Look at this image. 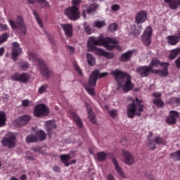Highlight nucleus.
Here are the masks:
<instances>
[{
  "label": "nucleus",
  "instance_id": "obj_15",
  "mask_svg": "<svg viewBox=\"0 0 180 180\" xmlns=\"http://www.w3.org/2000/svg\"><path fill=\"white\" fill-rule=\"evenodd\" d=\"M72 157L71 156L70 154H63L60 156V159L61 162L65 165V166L68 167L69 165L72 164H75L76 162L75 160H72L70 161V160Z\"/></svg>",
  "mask_w": 180,
  "mask_h": 180
},
{
  "label": "nucleus",
  "instance_id": "obj_30",
  "mask_svg": "<svg viewBox=\"0 0 180 180\" xmlns=\"http://www.w3.org/2000/svg\"><path fill=\"white\" fill-rule=\"evenodd\" d=\"M133 53V51H129L124 54L120 58V60L123 62H126L129 60L131 56V54Z\"/></svg>",
  "mask_w": 180,
  "mask_h": 180
},
{
  "label": "nucleus",
  "instance_id": "obj_23",
  "mask_svg": "<svg viewBox=\"0 0 180 180\" xmlns=\"http://www.w3.org/2000/svg\"><path fill=\"white\" fill-rule=\"evenodd\" d=\"M112 161L114 165L115 169L117 171V172L118 173V174H120V176L121 177L125 178L123 171H122L121 167L120 166L119 163L117 162V160L115 158H112Z\"/></svg>",
  "mask_w": 180,
  "mask_h": 180
},
{
  "label": "nucleus",
  "instance_id": "obj_14",
  "mask_svg": "<svg viewBox=\"0 0 180 180\" xmlns=\"http://www.w3.org/2000/svg\"><path fill=\"white\" fill-rule=\"evenodd\" d=\"M20 54H22V49H20L19 44H18L17 42L13 43V49L11 51L13 60L15 61L16 58L20 56Z\"/></svg>",
  "mask_w": 180,
  "mask_h": 180
},
{
  "label": "nucleus",
  "instance_id": "obj_38",
  "mask_svg": "<svg viewBox=\"0 0 180 180\" xmlns=\"http://www.w3.org/2000/svg\"><path fill=\"white\" fill-rule=\"evenodd\" d=\"M170 158L174 160H180V150L170 154Z\"/></svg>",
  "mask_w": 180,
  "mask_h": 180
},
{
  "label": "nucleus",
  "instance_id": "obj_60",
  "mask_svg": "<svg viewBox=\"0 0 180 180\" xmlns=\"http://www.w3.org/2000/svg\"><path fill=\"white\" fill-rule=\"evenodd\" d=\"M176 64L177 68H180V57L179 59H177L176 60Z\"/></svg>",
  "mask_w": 180,
  "mask_h": 180
},
{
  "label": "nucleus",
  "instance_id": "obj_19",
  "mask_svg": "<svg viewBox=\"0 0 180 180\" xmlns=\"http://www.w3.org/2000/svg\"><path fill=\"white\" fill-rule=\"evenodd\" d=\"M29 120H30V116L23 115L16 119L14 121V124H16L17 126H22L26 124V123L29 122Z\"/></svg>",
  "mask_w": 180,
  "mask_h": 180
},
{
  "label": "nucleus",
  "instance_id": "obj_9",
  "mask_svg": "<svg viewBox=\"0 0 180 180\" xmlns=\"http://www.w3.org/2000/svg\"><path fill=\"white\" fill-rule=\"evenodd\" d=\"M89 51L94 52L96 55L99 56H103L108 59H111L115 57V55L112 53H108L102 49L94 47L90 50Z\"/></svg>",
  "mask_w": 180,
  "mask_h": 180
},
{
  "label": "nucleus",
  "instance_id": "obj_2",
  "mask_svg": "<svg viewBox=\"0 0 180 180\" xmlns=\"http://www.w3.org/2000/svg\"><path fill=\"white\" fill-rule=\"evenodd\" d=\"M96 46H103L107 50H112L114 48H119L117 42L115 39L110 38H103L102 36L98 38L91 37L89 39L87 44L88 50L96 48Z\"/></svg>",
  "mask_w": 180,
  "mask_h": 180
},
{
  "label": "nucleus",
  "instance_id": "obj_24",
  "mask_svg": "<svg viewBox=\"0 0 180 180\" xmlns=\"http://www.w3.org/2000/svg\"><path fill=\"white\" fill-rule=\"evenodd\" d=\"M70 116L75 121L76 124L79 127H82V122L79 117L72 110L69 112Z\"/></svg>",
  "mask_w": 180,
  "mask_h": 180
},
{
  "label": "nucleus",
  "instance_id": "obj_37",
  "mask_svg": "<svg viewBox=\"0 0 180 180\" xmlns=\"http://www.w3.org/2000/svg\"><path fill=\"white\" fill-rule=\"evenodd\" d=\"M162 64L159 61L157 58H153L150 63V67L151 69L154 67H158L159 65H162Z\"/></svg>",
  "mask_w": 180,
  "mask_h": 180
},
{
  "label": "nucleus",
  "instance_id": "obj_13",
  "mask_svg": "<svg viewBox=\"0 0 180 180\" xmlns=\"http://www.w3.org/2000/svg\"><path fill=\"white\" fill-rule=\"evenodd\" d=\"M154 70H152L150 66H142L136 70L137 73L142 77L148 76Z\"/></svg>",
  "mask_w": 180,
  "mask_h": 180
},
{
  "label": "nucleus",
  "instance_id": "obj_8",
  "mask_svg": "<svg viewBox=\"0 0 180 180\" xmlns=\"http://www.w3.org/2000/svg\"><path fill=\"white\" fill-rule=\"evenodd\" d=\"M49 111L44 104H38L34 107V115L37 117L46 116L49 114Z\"/></svg>",
  "mask_w": 180,
  "mask_h": 180
},
{
  "label": "nucleus",
  "instance_id": "obj_28",
  "mask_svg": "<svg viewBox=\"0 0 180 180\" xmlns=\"http://www.w3.org/2000/svg\"><path fill=\"white\" fill-rule=\"evenodd\" d=\"M45 125H46V128L48 131H49L50 130L55 129L56 127V124L53 120L46 121L45 122Z\"/></svg>",
  "mask_w": 180,
  "mask_h": 180
},
{
  "label": "nucleus",
  "instance_id": "obj_64",
  "mask_svg": "<svg viewBox=\"0 0 180 180\" xmlns=\"http://www.w3.org/2000/svg\"><path fill=\"white\" fill-rule=\"evenodd\" d=\"M141 31H137V30H136V31L135 32V33H134V36H135V37L139 36V35L141 34Z\"/></svg>",
  "mask_w": 180,
  "mask_h": 180
},
{
  "label": "nucleus",
  "instance_id": "obj_39",
  "mask_svg": "<svg viewBox=\"0 0 180 180\" xmlns=\"http://www.w3.org/2000/svg\"><path fill=\"white\" fill-rule=\"evenodd\" d=\"M155 142L158 144L165 145L167 141L160 136H157L155 139Z\"/></svg>",
  "mask_w": 180,
  "mask_h": 180
},
{
  "label": "nucleus",
  "instance_id": "obj_42",
  "mask_svg": "<svg viewBox=\"0 0 180 180\" xmlns=\"http://www.w3.org/2000/svg\"><path fill=\"white\" fill-rule=\"evenodd\" d=\"M169 103L170 104H176L177 105H180V99L176 98H172L169 100Z\"/></svg>",
  "mask_w": 180,
  "mask_h": 180
},
{
  "label": "nucleus",
  "instance_id": "obj_41",
  "mask_svg": "<svg viewBox=\"0 0 180 180\" xmlns=\"http://www.w3.org/2000/svg\"><path fill=\"white\" fill-rule=\"evenodd\" d=\"M26 141L27 143H32V142L37 141V139H36V136L31 134L26 138Z\"/></svg>",
  "mask_w": 180,
  "mask_h": 180
},
{
  "label": "nucleus",
  "instance_id": "obj_33",
  "mask_svg": "<svg viewBox=\"0 0 180 180\" xmlns=\"http://www.w3.org/2000/svg\"><path fill=\"white\" fill-rule=\"evenodd\" d=\"M153 73L158 74V75L162 77H167L168 75V71L167 68L164 69L163 70H153Z\"/></svg>",
  "mask_w": 180,
  "mask_h": 180
},
{
  "label": "nucleus",
  "instance_id": "obj_58",
  "mask_svg": "<svg viewBox=\"0 0 180 180\" xmlns=\"http://www.w3.org/2000/svg\"><path fill=\"white\" fill-rule=\"evenodd\" d=\"M21 68H22L23 70H26L27 68H29V63H25L22 64V65H21Z\"/></svg>",
  "mask_w": 180,
  "mask_h": 180
},
{
  "label": "nucleus",
  "instance_id": "obj_40",
  "mask_svg": "<svg viewBox=\"0 0 180 180\" xmlns=\"http://www.w3.org/2000/svg\"><path fill=\"white\" fill-rule=\"evenodd\" d=\"M153 103L160 108L163 107V105H164V103L160 98L154 99Z\"/></svg>",
  "mask_w": 180,
  "mask_h": 180
},
{
  "label": "nucleus",
  "instance_id": "obj_31",
  "mask_svg": "<svg viewBox=\"0 0 180 180\" xmlns=\"http://www.w3.org/2000/svg\"><path fill=\"white\" fill-rule=\"evenodd\" d=\"M28 59H29V60H30L33 63L37 62L38 64H39V60H42L41 59H39V58H37V56L34 53H29Z\"/></svg>",
  "mask_w": 180,
  "mask_h": 180
},
{
  "label": "nucleus",
  "instance_id": "obj_48",
  "mask_svg": "<svg viewBox=\"0 0 180 180\" xmlns=\"http://www.w3.org/2000/svg\"><path fill=\"white\" fill-rule=\"evenodd\" d=\"M84 31L89 34H91V29L89 27V25H86V23H84Z\"/></svg>",
  "mask_w": 180,
  "mask_h": 180
},
{
  "label": "nucleus",
  "instance_id": "obj_44",
  "mask_svg": "<svg viewBox=\"0 0 180 180\" xmlns=\"http://www.w3.org/2000/svg\"><path fill=\"white\" fill-rule=\"evenodd\" d=\"M8 34H4L0 36V45L8 40Z\"/></svg>",
  "mask_w": 180,
  "mask_h": 180
},
{
  "label": "nucleus",
  "instance_id": "obj_22",
  "mask_svg": "<svg viewBox=\"0 0 180 180\" xmlns=\"http://www.w3.org/2000/svg\"><path fill=\"white\" fill-rule=\"evenodd\" d=\"M165 3L169 4L171 9L175 10L180 7V0H165Z\"/></svg>",
  "mask_w": 180,
  "mask_h": 180
},
{
  "label": "nucleus",
  "instance_id": "obj_4",
  "mask_svg": "<svg viewBox=\"0 0 180 180\" xmlns=\"http://www.w3.org/2000/svg\"><path fill=\"white\" fill-rule=\"evenodd\" d=\"M143 101L137 98L132 101V103L127 107V116L129 118H133L135 115L141 116V112H143L144 106L142 104Z\"/></svg>",
  "mask_w": 180,
  "mask_h": 180
},
{
  "label": "nucleus",
  "instance_id": "obj_20",
  "mask_svg": "<svg viewBox=\"0 0 180 180\" xmlns=\"http://www.w3.org/2000/svg\"><path fill=\"white\" fill-rule=\"evenodd\" d=\"M60 27L64 30L67 37H71L72 35V26L70 24H60Z\"/></svg>",
  "mask_w": 180,
  "mask_h": 180
},
{
  "label": "nucleus",
  "instance_id": "obj_5",
  "mask_svg": "<svg viewBox=\"0 0 180 180\" xmlns=\"http://www.w3.org/2000/svg\"><path fill=\"white\" fill-rule=\"evenodd\" d=\"M1 144L4 147L12 149L16 146V133L8 132L1 139Z\"/></svg>",
  "mask_w": 180,
  "mask_h": 180
},
{
  "label": "nucleus",
  "instance_id": "obj_17",
  "mask_svg": "<svg viewBox=\"0 0 180 180\" xmlns=\"http://www.w3.org/2000/svg\"><path fill=\"white\" fill-rule=\"evenodd\" d=\"M147 19V13L146 11H140L139 12L135 18V22L137 24H142Z\"/></svg>",
  "mask_w": 180,
  "mask_h": 180
},
{
  "label": "nucleus",
  "instance_id": "obj_7",
  "mask_svg": "<svg viewBox=\"0 0 180 180\" xmlns=\"http://www.w3.org/2000/svg\"><path fill=\"white\" fill-rule=\"evenodd\" d=\"M65 14L70 20L74 21L78 20L80 17V13L79 11V8L77 6H71L68 8L65 11Z\"/></svg>",
  "mask_w": 180,
  "mask_h": 180
},
{
  "label": "nucleus",
  "instance_id": "obj_10",
  "mask_svg": "<svg viewBox=\"0 0 180 180\" xmlns=\"http://www.w3.org/2000/svg\"><path fill=\"white\" fill-rule=\"evenodd\" d=\"M152 29L150 27H147L145 30L143 34L142 35V42L146 46H149L151 43Z\"/></svg>",
  "mask_w": 180,
  "mask_h": 180
},
{
  "label": "nucleus",
  "instance_id": "obj_21",
  "mask_svg": "<svg viewBox=\"0 0 180 180\" xmlns=\"http://www.w3.org/2000/svg\"><path fill=\"white\" fill-rule=\"evenodd\" d=\"M39 70L41 75L45 77H48L49 75V71L42 60H39Z\"/></svg>",
  "mask_w": 180,
  "mask_h": 180
},
{
  "label": "nucleus",
  "instance_id": "obj_56",
  "mask_svg": "<svg viewBox=\"0 0 180 180\" xmlns=\"http://www.w3.org/2000/svg\"><path fill=\"white\" fill-rule=\"evenodd\" d=\"M27 157L30 160H34V157H33V155H32V153L31 152H27Z\"/></svg>",
  "mask_w": 180,
  "mask_h": 180
},
{
  "label": "nucleus",
  "instance_id": "obj_16",
  "mask_svg": "<svg viewBox=\"0 0 180 180\" xmlns=\"http://www.w3.org/2000/svg\"><path fill=\"white\" fill-rule=\"evenodd\" d=\"M179 112L172 110L170 111V116L166 119V122L169 124H174L176 122V119L179 117Z\"/></svg>",
  "mask_w": 180,
  "mask_h": 180
},
{
  "label": "nucleus",
  "instance_id": "obj_35",
  "mask_svg": "<svg viewBox=\"0 0 180 180\" xmlns=\"http://www.w3.org/2000/svg\"><path fill=\"white\" fill-rule=\"evenodd\" d=\"M86 61H87L88 64L91 66L94 65V64L96 63L95 58L89 53L86 54Z\"/></svg>",
  "mask_w": 180,
  "mask_h": 180
},
{
  "label": "nucleus",
  "instance_id": "obj_53",
  "mask_svg": "<svg viewBox=\"0 0 180 180\" xmlns=\"http://www.w3.org/2000/svg\"><path fill=\"white\" fill-rule=\"evenodd\" d=\"M148 148L151 150H153L155 148V144H154L151 141L148 143Z\"/></svg>",
  "mask_w": 180,
  "mask_h": 180
},
{
  "label": "nucleus",
  "instance_id": "obj_47",
  "mask_svg": "<svg viewBox=\"0 0 180 180\" xmlns=\"http://www.w3.org/2000/svg\"><path fill=\"white\" fill-rule=\"evenodd\" d=\"M46 89H47V85L46 84L43 85L39 88L38 92L39 94H44L46 91Z\"/></svg>",
  "mask_w": 180,
  "mask_h": 180
},
{
  "label": "nucleus",
  "instance_id": "obj_3",
  "mask_svg": "<svg viewBox=\"0 0 180 180\" xmlns=\"http://www.w3.org/2000/svg\"><path fill=\"white\" fill-rule=\"evenodd\" d=\"M108 75L107 72L99 73L98 70H94L89 77V84L84 85V88L87 93L91 96H95L94 87L98 78H102Z\"/></svg>",
  "mask_w": 180,
  "mask_h": 180
},
{
  "label": "nucleus",
  "instance_id": "obj_45",
  "mask_svg": "<svg viewBox=\"0 0 180 180\" xmlns=\"http://www.w3.org/2000/svg\"><path fill=\"white\" fill-rule=\"evenodd\" d=\"M97 157L100 160H103L106 158V154L104 152H101L97 154Z\"/></svg>",
  "mask_w": 180,
  "mask_h": 180
},
{
  "label": "nucleus",
  "instance_id": "obj_63",
  "mask_svg": "<svg viewBox=\"0 0 180 180\" xmlns=\"http://www.w3.org/2000/svg\"><path fill=\"white\" fill-rule=\"evenodd\" d=\"M42 5L45 7H49V4L45 0L44 2L42 4Z\"/></svg>",
  "mask_w": 180,
  "mask_h": 180
},
{
  "label": "nucleus",
  "instance_id": "obj_12",
  "mask_svg": "<svg viewBox=\"0 0 180 180\" xmlns=\"http://www.w3.org/2000/svg\"><path fill=\"white\" fill-rule=\"evenodd\" d=\"M11 79L15 81H20L22 83H26L29 82V79H30V77H29V75L25 73L21 75L14 74L11 77Z\"/></svg>",
  "mask_w": 180,
  "mask_h": 180
},
{
  "label": "nucleus",
  "instance_id": "obj_61",
  "mask_svg": "<svg viewBox=\"0 0 180 180\" xmlns=\"http://www.w3.org/2000/svg\"><path fill=\"white\" fill-rule=\"evenodd\" d=\"M127 139H125V138H123V139L121 140V143H122L123 145H126V144H127Z\"/></svg>",
  "mask_w": 180,
  "mask_h": 180
},
{
  "label": "nucleus",
  "instance_id": "obj_55",
  "mask_svg": "<svg viewBox=\"0 0 180 180\" xmlns=\"http://www.w3.org/2000/svg\"><path fill=\"white\" fill-rule=\"evenodd\" d=\"M81 0H72V4L73 5L72 6H77L78 4H79Z\"/></svg>",
  "mask_w": 180,
  "mask_h": 180
},
{
  "label": "nucleus",
  "instance_id": "obj_34",
  "mask_svg": "<svg viewBox=\"0 0 180 180\" xmlns=\"http://www.w3.org/2000/svg\"><path fill=\"white\" fill-rule=\"evenodd\" d=\"M179 53H180V49H179V48H177V49H176L172 50V51H171V53H170V55H169V58L170 60L174 59V58L177 56V55H178Z\"/></svg>",
  "mask_w": 180,
  "mask_h": 180
},
{
  "label": "nucleus",
  "instance_id": "obj_54",
  "mask_svg": "<svg viewBox=\"0 0 180 180\" xmlns=\"http://www.w3.org/2000/svg\"><path fill=\"white\" fill-rule=\"evenodd\" d=\"M75 70L77 71V72L79 73V75H82V70H80V68H79V66L77 64H75Z\"/></svg>",
  "mask_w": 180,
  "mask_h": 180
},
{
  "label": "nucleus",
  "instance_id": "obj_49",
  "mask_svg": "<svg viewBox=\"0 0 180 180\" xmlns=\"http://www.w3.org/2000/svg\"><path fill=\"white\" fill-rule=\"evenodd\" d=\"M118 112L117 110H112L109 111V115L112 117H115L117 115Z\"/></svg>",
  "mask_w": 180,
  "mask_h": 180
},
{
  "label": "nucleus",
  "instance_id": "obj_11",
  "mask_svg": "<svg viewBox=\"0 0 180 180\" xmlns=\"http://www.w3.org/2000/svg\"><path fill=\"white\" fill-rule=\"evenodd\" d=\"M122 155L124 158V162L128 165H132L135 163L133 155L127 150H122Z\"/></svg>",
  "mask_w": 180,
  "mask_h": 180
},
{
  "label": "nucleus",
  "instance_id": "obj_36",
  "mask_svg": "<svg viewBox=\"0 0 180 180\" xmlns=\"http://www.w3.org/2000/svg\"><path fill=\"white\" fill-rule=\"evenodd\" d=\"M94 25L97 28H102L106 26V23L105 20H96L94 22Z\"/></svg>",
  "mask_w": 180,
  "mask_h": 180
},
{
  "label": "nucleus",
  "instance_id": "obj_29",
  "mask_svg": "<svg viewBox=\"0 0 180 180\" xmlns=\"http://www.w3.org/2000/svg\"><path fill=\"white\" fill-rule=\"evenodd\" d=\"M86 108H87V112L89 114V120H91V122L96 123V120L93 111L91 110V108L89 105H87Z\"/></svg>",
  "mask_w": 180,
  "mask_h": 180
},
{
  "label": "nucleus",
  "instance_id": "obj_57",
  "mask_svg": "<svg viewBox=\"0 0 180 180\" xmlns=\"http://www.w3.org/2000/svg\"><path fill=\"white\" fill-rule=\"evenodd\" d=\"M67 49H68V51H69L71 54L74 53L75 49H74L73 47L70 46H67Z\"/></svg>",
  "mask_w": 180,
  "mask_h": 180
},
{
  "label": "nucleus",
  "instance_id": "obj_6",
  "mask_svg": "<svg viewBox=\"0 0 180 180\" xmlns=\"http://www.w3.org/2000/svg\"><path fill=\"white\" fill-rule=\"evenodd\" d=\"M8 23L12 29H20L21 33L23 35H26L27 28L26 27L23 18L21 16H18L15 22L12 20H9Z\"/></svg>",
  "mask_w": 180,
  "mask_h": 180
},
{
  "label": "nucleus",
  "instance_id": "obj_27",
  "mask_svg": "<svg viewBox=\"0 0 180 180\" xmlns=\"http://www.w3.org/2000/svg\"><path fill=\"white\" fill-rule=\"evenodd\" d=\"M167 42L170 45H176L179 42V37L175 36H169L167 37Z\"/></svg>",
  "mask_w": 180,
  "mask_h": 180
},
{
  "label": "nucleus",
  "instance_id": "obj_59",
  "mask_svg": "<svg viewBox=\"0 0 180 180\" xmlns=\"http://www.w3.org/2000/svg\"><path fill=\"white\" fill-rule=\"evenodd\" d=\"M5 53V49L4 47L0 48V56H2Z\"/></svg>",
  "mask_w": 180,
  "mask_h": 180
},
{
  "label": "nucleus",
  "instance_id": "obj_43",
  "mask_svg": "<svg viewBox=\"0 0 180 180\" xmlns=\"http://www.w3.org/2000/svg\"><path fill=\"white\" fill-rule=\"evenodd\" d=\"M118 26L115 23H112L109 26L108 31L110 32H113L117 30Z\"/></svg>",
  "mask_w": 180,
  "mask_h": 180
},
{
  "label": "nucleus",
  "instance_id": "obj_62",
  "mask_svg": "<svg viewBox=\"0 0 180 180\" xmlns=\"http://www.w3.org/2000/svg\"><path fill=\"white\" fill-rule=\"evenodd\" d=\"M108 180H115V179H114V177H113L112 175L109 174V175L108 176Z\"/></svg>",
  "mask_w": 180,
  "mask_h": 180
},
{
  "label": "nucleus",
  "instance_id": "obj_32",
  "mask_svg": "<svg viewBox=\"0 0 180 180\" xmlns=\"http://www.w3.org/2000/svg\"><path fill=\"white\" fill-rule=\"evenodd\" d=\"M6 124V115L4 112H0V127L5 126Z\"/></svg>",
  "mask_w": 180,
  "mask_h": 180
},
{
  "label": "nucleus",
  "instance_id": "obj_51",
  "mask_svg": "<svg viewBox=\"0 0 180 180\" xmlns=\"http://www.w3.org/2000/svg\"><path fill=\"white\" fill-rule=\"evenodd\" d=\"M0 30H1V31L8 30V25L0 24Z\"/></svg>",
  "mask_w": 180,
  "mask_h": 180
},
{
  "label": "nucleus",
  "instance_id": "obj_46",
  "mask_svg": "<svg viewBox=\"0 0 180 180\" xmlns=\"http://www.w3.org/2000/svg\"><path fill=\"white\" fill-rule=\"evenodd\" d=\"M22 105L23 107H29L30 105H32V101L25 99L22 101Z\"/></svg>",
  "mask_w": 180,
  "mask_h": 180
},
{
  "label": "nucleus",
  "instance_id": "obj_25",
  "mask_svg": "<svg viewBox=\"0 0 180 180\" xmlns=\"http://www.w3.org/2000/svg\"><path fill=\"white\" fill-rule=\"evenodd\" d=\"M32 13H33L34 17L37 24L39 25V26L41 28H43L44 27V25H43L42 20H41L40 16L39 15V13H37V11H36V10H33L32 11Z\"/></svg>",
  "mask_w": 180,
  "mask_h": 180
},
{
  "label": "nucleus",
  "instance_id": "obj_1",
  "mask_svg": "<svg viewBox=\"0 0 180 180\" xmlns=\"http://www.w3.org/2000/svg\"><path fill=\"white\" fill-rule=\"evenodd\" d=\"M111 75L115 77L118 90L128 92L134 88V84L131 82V77L126 72L115 70L111 72Z\"/></svg>",
  "mask_w": 180,
  "mask_h": 180
},
{
  "label": "nucleus",
  "instance_id": "obj_52",
  "mask_svg": "<svg viewBox=\"0 0 180 180\" xmlns=\"http://www.w3.org/2000/svg\"><path fill=\"white\" fill-rule=\"evenodd\" d=\"M153 96L155 98V99H158L162 96V94L160 92H156V93H153Z\"/></svg>",
  "mask_w": 180,
  "mask_h": 180
},
{
  "label": "nucleus",
  "instance_id": "obj_26",
  "mask_svg": "<svg viewBox=\"0 0 180 180\" xmlns=\"http://www.w3.org/2000/svg\"><path fill=\"white\" fill-rule=\"evenodd\" d=\"M37 141H42L46 139V134L42 130H39L35 136Z\"/></svg>",
  "mask_w": 180,
  "mask_h": 180
},
{
  "label": "nucleus",
  "instance_id": "obj_18",
  "mask_svg": "<svg viewBox=\"0 0 180 180\" xmlns=\"http://www.w3.org/2000/svg\"><path fill=\"white\" fill-rule=\"evenodd\" d=\"M97 8H98V6L96 4H92L89 8L86 5L84 6V7H83L84 9H83V11H82V15L83 18L84 19L86 18V10L87 11L88 13L92 14L96 11V9Z\"/></svg>",
  "mask_w": 180,
  "mask_h": 180
},
{
  "label": "nucleus",
  "instance_id": "obj_50",
  "mask_svg": "<svg viewBox=\"0 0 180 180\" xmlns=\"http://www.w3.org/2000/svg\"><path fill=\"white\" fill-rule=\"evenodd\" d=\"M111 9H112V11H117L120 10V6H119V5H117V4L113 5V6H111Z\"/></svg>",
  "mask_w": 180,
  "mask_h": 180
}]
</instances>
